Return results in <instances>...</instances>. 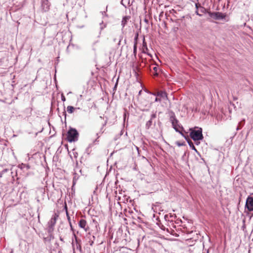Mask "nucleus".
I'll list each match as a JSON object with an SVG mask.
<instances>
[{
    "instance_id": "nucleus-2",
    "label": "nucleus",
    "mask_w": 253,
    "mask_h": 253,
    "mask_svg": "<svg viewBox=\"0 0 253 253\" xmlns=\"http://www.w3.org/2000/svg\"><path fill=\"white\" fill-rule=\"evenodd\" d=\"M197 128V129L191 130L190 133V135L194 141H198L203 139L202 129L198 127Z\"/></svg>"
},
{
    "instance_id": "nucleus-1",
    "label": "nucleus",
    "mask_w": 253,
    "mask_h": 253,
    "mask_svg": "<svg viewBox=\"0 0 253 253\" xmlns=\"http://www.w3.org/2000/svg\"><path fill=\"white\" fill-rule=\"evenodd\" d=\"M169 120L175 130L183 135V134L181 130L183 129V127L179 124V121L176 118L174 113L172 112L170 113Z\"/></svg>"
},
{
    "instance_id": "nucleus-7",
    "label": "nucleus",
    "mask_w": 253,
    "mask_h": 253,
    "mask_svg": "<svg viewBox=\"0 0 253 253\" xmlns=\"http://www.w3.org/2000/svg\"><path fill=\"white\" fill-rule=\"evenodd\" d=\"M156 118V113H153L151 115V118H150V119L147 121L146 123V129H149L150 126L152 125V120L154 119H155Z\"/></svg>"
},
{
    "instance_id": "nucleus-8",
    "label": "nucleus",
    "mask_w": 253,
    "mask_h": 253,
    "mask_svg": "<svg viewBox=\"0 0 253 253\" xmlns=\"http://www.w3.org/2000/svg\"><path fill=\"white\" fill-rule=\"evenodd\" d=\"M86 222L84 219H82L80 220L79 223V226L81 228H83L85 231H87L88 229V227H86Z\"/></svg>"
},
{
    "instance_id": "nucleus-9",
    "label": "nucleus",
    "mask_w": 253,
    "mask_h": 253,
    "mask_svg": "<svg viewBox=\"0 0 253 253\" xmlns=\"http://www.w3.org/2000/svg\"><path fill=\"white\" fill-rule=\"evenodd\" d=\"M121 40H122V38H121V36L120 35V36H116L113 39V42H118V43L117 44H118V45H119L120 44V42H121Z\"/></svg>"
},
{
    "instance_id": "nucleus-10",
    "label": "nucleus",
    "mask_w": 253,
    "mask_h": 253,
    "mask_svg": "<svg viewBox=\"0 0 253 253\" xmlns=\"http://www.w3.org/2000/svg\"><path fill=\"white\" fill-rule=\"evenodd\" d=\"M75 109V108L72 106H68L67 107V111L70 114L73 113Z\"/></svg>"
},
{
    "instance_id": "nucleus-18",
    "label": "nucleus",
    "mask_w": 253,
    "mask_h": 253,
    "mask_svg": "<svg viewBox=\"0 0 253 253\" xmlns=\"http://www.w3.org/2000/svg\"><path fill=\"white\" fill-rule=\"evenodd\" d=\"M102 24H103V22H102V23L100 24V25H101V26H100V30H101V31L105 27H106V25L105 24H104L103 25H102Z\"/></svg>"
},
{
    "instance_id": "nucleus-24",
    "label": "nucleus",
    "mask_w": 253,
    "mask_h": 253,
    "mask_svg": "<svg viewBox=\"0 0 253 253\" xmlns=\"http://www.w3.org/2000/svg\"><path fill=\"white\" fill-rule=\"evenodd\" d=\"M69 224H70V226L71 230H73V226H72V223H71V221H70V223Z\"/></svg>"
},
{
    "instance_id": "nucleus-32",
    "label": "nucleus",
    "mask_w": 253,
    "mask_h": 253,
    "mask_svg": "<svg viewBox=\"0 0 253 253\" xmlns=\"http://www.w3.org/2000/svg\"><path fill=\"white\" fill-rule=\"evenodd\" d=\"M74 236H75V238L76 239V238H77V237H76V236L75 235V234H74Z\"/></svg>"
},
{
    "instance_id": "nucleus-16",
    "label": "nucleus",
    "mask_w": 253,
    "mask_h": 253,
    "mask_svg": "<svg viewBox=\"0 0 253 253\" xmlns=\"http://www.w3.org/2000/svg\"><path fill=\"white\" fill-rule=\"evenodd\" d=\"M65 208L67 209L66 207H65ZM66 215H67L68 220L70 222V221H71V219H70V217L69 216V213H68L67 210H66Z\"/></svg>"
},
{
    "instance_id": "nucleus-35",
    "label": "nucleus",
    "mask_w": 253,
    "mask_h": 253,
    "mask_svg": "<svg viewBox=\"0 0 253 253\" xmlns=\"http://www.w3.org/2000/svg\"><path fill=\"white\" fill-rule=\"evenodd\" d=\"M207 253H209V250H207Z\"/></svg>"
},
{
    "instance_id": "nucleus-31",
    "label": "nucleus",
    "mask_w": 253,
    "mask_h": 253,
    "mask_svg": "<svg viewBox=\"0 0 253 253\" xmlns=\"http://www.w3.org/2000/svg\"><path fill=\"white\" fill-rule=\"evenodd\" d=\"M137 39V36L135 38V41H136Z\"/></svg>"
},
{
    "instance_id": "nucleus-23",
    "label": "nucleus",
    "mask_w": 253,
    "mask_h": 253,
    "mask_svg": "<svg viewBox=\"0 0 253 253\" xmlns=\"http://www.w3.org/2000/svg\"><path fill=\"white\" fill-rule=\"evenodd\" d=\"M155 102H158V101H159L160 102L161 101V99L159 98H158L157 97H156L155 99Z\"/></svg>"
},
{
    "instance_id": "nucleus-5",
    "label": "nucleus",
    "mask_w": 253,
    "mask_h": 253,
    "mask_svg": "<svg viewBox=\"0 0 253 253\" xmlns=\"http://www.w3.org/2000/svg\"><path fill=\"white\" fill-rule=\"evenodd\" d=\"M58 215L55 213L53 215L49 221L48 222V232H51L53 230V227L56 224L57 218Z\"/></svg>"
},
{
    "instance_id": "nucleus-3",
    "label": "nucleus",
    "mask_w": 253,
    "mask_h": 253,
    "mask_svg": "<svg viewBox=\"0 0 253 253\" xmlns=\"http://www.w3.org/2000/svg\"><path fill=\"white\" fill-rule=\"evenodd\" d=\"M79 133L75 128L70 129L67 133V140L70 142H74L78 140Z\"/></svg>"
},
{
    "instance_id": "nucleus-12",
    "label": "nucleus",
    "mask_w": 253,
    "mask_h": 253,
    "mask_svg": "<svg viewBox=\"0 0 253 253\" xmlns=\"http://www.w3.org/2000/svg\"><path fill=\"white\" fill-rule=\"evenodd\" d=\"M157 96H160L162 97H164L166 96V93L164 92L160 91L158 92L157 94Z\"/></svg>"
},
{
    "instance_id": "nucleus-34",
    "label": "nucleus",
    "mask_w": 253,
    "mask_h": 253,
    "mask_svg": "<svg viewBox=\"0 0 253 253\" xmlns=\"http://www.w3.org/2000/svg\"><path fill=\"white\" fill-rule=\"evenodd\" d=\"M3 171H7V169H4Z\"/></svg>"
},
{
    "instance_id": "nucleus-21",
    "label": "nucleus",
    "mask_w": 253,
    "mask_h": 253,
    "mask_svg": "<svg viewBox=\"0 0 253 253\" xmlns=\"http://www.w3.org/2000/svg\"><path fill=\"white\" fill-rule=\"evenodd\" d=\"M153 70L156 72V75H157V71L158 70V68L157 67H154L153 68Z\"/></svg>"
},
{
    "instance_id": "nucleus-27",
    "label": "nucleus",
    "mask_w": 253,
    "mask_h": 253,
    "mask_svg": "<svg viewBox=\"0 0 253 253\" xmlns=\"http://www.w3.org/2000/svg\"><path fill=\"white\" fill-rule=\"evenodd\" d=\"M99 132L96 133V135L98 136V137H97V138L99 137V136H100L99 135Z\"/></svg>"
},
{
    "instance_id": "nucleus-28",
    "label": "nucleus",
    "mask_w": 253,
    "mask_h": 253,
    "mask_svg": "<svg viewBox=\"0 0 253 253\" xmlns=\"http://www.w3.org/2000/svg\"><path fill=\"white\" fill-rule=\"evenodd\" d=\"M182 145H183V144H181V143H178V146H182Z\"/></svg>"
},
{
    "instance_id": "nucleus-17",
    "label": "nucleus",
    "mask_w": 253,
    "mask_h": 253,
    "mask_svg": "<svg viewBox=\"0 0 253 253\" xmlns=\"http://www.w3.org/2000/svg\"><path fill=\"white\" fill-rule=\"evenodd\" d=\"M106 124H107V121H105V123L102 125V128H101V130H100V133L101 134L103 132V131H102V129L104 127V126H106Z\"/></svg>"
},
{
    "instance_id": "nucleus-33",
    "label": "nucleus",
    "mask_w": 253,
    "mask_h": 253,
    "mask_svg": "<svg viewBox=\"0 0 253 253\" xmlns=\"http://www.w3.org/2000/svg\"><path fill=\"white\" fill-rule=\"evenodd\" d=\"M141 90L139 92V94H141Z\"/></svg>"
},
{
    "instance_id": "nucleus-25",
    "label": "nucleus",
    "mask_w": 253,
    "mask_h": 253,
    "mask_svg": "<svg viewBox=\"0 0 253 253\" xmlns=\"http://www.w3.org/2000/svg\"><path fill=\"white\" fill-rule=\"evenodd\" d=\"M144 21H145L146 23H148V19H145Z\"/></svg>"
},
{
    "instance_id": "nucleus-11",
    "label": "nucleus",
    "mask_w": 253,
    "mask_h": 253,
    "mask_svg": "<svg viewBox=\"0 0 253 253\" xmlns=\"http://www.w3.org/2000/svg\"><path fill=\"white\" fill-rule=\"evenodd\" d=\"M128 19V18L127 17H124L122 21V25L123 27H124L126 24L127 20Z\"/></svg>"
},
{
    "instance_id": "nucleus-30",
    "label": "nucleus",
    "mask_w": 253,
    "mask_h": 253,
    "mask_svg": "<svg viewBox=\"0 0 253 253\" xmlns=\"http://www.w3.org/2000/svg\"><path fill=\"white\" fill-rule=\"evenodd\" d=\"M239 129H240V128L239 126H238L237 128V129L239 130Z\"/></svg>"
},
{
    "instance_id": "nucleus-22",
    "label": "nucleus",
    "mask_w": 253,
    "mask_h": 253,
    "mask_svg": "<svg viewBox=\"0 0 253 253\" xmlns=\"http://www.w3.org/2000/svg\"><path fill=\"white\" fill-rule=\"evenodd\" d=\"M45 5H46V9L45 10V11H46V10H47L49 9V5H48L47 3H44L43 5L44 6Z\"/></svg>"
},
{
    "instance_id": "nucleus-20",
    "label": "nucleus",
    "mask_w": 253,
    "mask_h": 253,
    "mask_svg": "<svg viewBox=\"0 0 253 253\" xmlns=\"http://www.w3.org/2000/svg\"><path fill=\"white\" fill-rule=\"evenodd\" d=\"M145 40L144 39L143 40V46L144 47H145L146 48V49L147 50V45H146V43L145 42Z\"/></svg>"
},
{
    "instance_id": "nucleus-15",
    "label": "nucleus",
    "mask_w": 253,
    "mask_h": 253,
    "mask_svg": "<svg viewBox=\"0 0 253 253\" xmlns=\"http://www.w3.org/2000/svg\"><path fill=\"white\" fill-rule=\"evenodd\" d=\"M188 143H189V145H190V146H191V147H192V149H193V150H195L196 151H197V150H196V148H195V146H194V145H193V143H192V142H188Z\"/></svg>"
},
{
    "instance_id": "nucleus-6",
    "label": "nucleus",
    "mask_w": 253,
    "mask_h": 253,
    "mask_svg": "<svg viewBox=\"0 0 253 253\" xmlns=\"http://www.w3.org/2000/svg\"><path fill=\"white\" fill-rule=\"evenodd\" d=\"M245 208L249 211H253V197L249 196L246 200Z\"/></svg>"
},
{
    "instance_id": "nucleus-26",
    "label": "nucleus",
    "mask_w": 253,
    "mask_h": 253,
    "mask_svg": "<svg viewBox=\"0 0 253 253\" xmlns=\"http://www.w3.org/2000/svg\"><path fill=\"white\" fill-rule=\"evenodd\" d=\"M196 14H197V15H201V14H199L198 11V10H197V11H196Z\"/></svg>"
},
{
    "instance_id": "nucleus-14",
    "label": "nucleus",
    "mask_w": 253,
    "mask_h": 253,
    "mask_svg": "<svg viewBox=\"0 0 253 253\" xmlns=\"http://www.w3.org/2000/svg\"><path fill=\"white\" fill-rule=\"evenodd\" d=\"M195 5H196V7L197 9L198 8L199 6L200 7V8L202 9V11H203L204 10H206V9L204 7L201 6L198 3H196Z\"/></svg>"
},
{
    "instance_id": "nucleus-19",
    "label": "nucleus",
    "mask_w": 253,
    "mask_h": 253,
    "mask_svg": "<svg viewBox=\"0 0 253 253\" xmlns=\"http://www.w3.org/2000/svg\"><path fill=\"white\" fill-rule=\"evenodd\" d=\"M61 100L62 101L64 102L66 101V98L64 96L63 94H62L61 95Z\"/></svg>"
},
{
    "instance_id": "nucleus-29",
    "label": "nucleus",
    "mask_w": 253,
    "mask_h": 253,
    "mask_svg": "<svg viewBox=\"0 0 253 253\" xmlns=\"http://www.w3.org/2000/svg\"><path fill=\"white\" fill-rule=\"evenodd\" d=\"M104 14L105 15H106L105 11H104L103 12H102V14L103 15Z\"/></svg>"
},
{
    "instance_id": "nucleus-4",
    "label": "nucleus",
    "mask_w": 253,
    "mask_h": 253,
    "mask_svg": "<svg viewBox=\"0 0 253 253\" xmlns=\"http://www.w3.org/2000/svg\"><path fill=\"white\" fill-rule=\"evenodd\" d=\"M208 14L210 16V17L213 18L214 20H220L224 18L226 16V15L219 12H208Z\"/></svg>"
},
{
    "instance_id": "nucleus-13",
    "label": "nucleus",
    "mask_w": 253,
    "mask_h": 253,
    "mask_svg": "<svg viewBox=\"0 0 253 253\" xmlns=\"http://www.w3.org/2000/svg\"><path fill=\"white\" fill-rule=\"evenodd\" d=\"M136 51H137V42L136 41L134 42V45H133V54L135 56L136 54Z\"/></svg>"
}]
</instances>
